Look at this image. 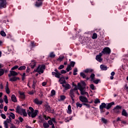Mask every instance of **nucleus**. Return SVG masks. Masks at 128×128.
Instances as JSON below:
<instances>
[{
    "label": "nucleus",
    "instance_id": "nucleus-1",
    "mask_svg": "<svg viewBox=\"0 0 128 128\" xmlns=\"http://www.w3.org/2000/svg\"><path fill=\"white\" fill-rule=\"evenodd\" d=\"M92 72H94V70L91 68H86V70H83V72H81L80 73V76H81V78H86V80H88L90 78L88 77H86V75L85 74H90Z\"/></svg>",
    "mask_w": 128,
    "mask_h": 128
},
{
    "label": "nucleus",
    "instance_id": "nucleus-2",
    "mask_svg": "<svg viewBox=\"0 0 128 128\" xmlns=\"http://www.w3.org/2000/svg\"><path fill=\"white\" fill-rule=\"evenodd\" d=\"M71 35L72 36L73 40H76V38H78L80 40L81 42H82V40H84V38H86V36H84L80 34L79 32H78V33L73 32L71 34Z\"/></svg>",
    "mask_w": 128,
    "mask_h": 128
},
{
    "label": "nucleus",
    "instance_id": "nucleus-3",
    "mask_svg": "<svg viewBox=\"0 0 128 128\" xmlns=\"http://www.w3.org/2000/svg\"><path fill=\"white\" fill-rule=\"evenodd\" d=\"M44 70H46V65H39L36 68V69L34 70V72H38L39 74H40V73L44 74Z\"/></svg>",
    "mask_w": 128,
    "mask_h": 128
},
{
    "label": "nucleus",
    "instance_id": "nucleus-4",
    "mask_svg": "<svg viewBox=\"0 0 128 128\" xmlns=\"http://www.w3.org/2000/svg\"><path fill=\"white\" fill-rule=\"evenodd\" d=\"M102 54H110V53L112 52V50H110V48L106 47L102 51Z\"/></svg>",
    "mask_w": 128,
    "mask_h": 128
},
{
    "label": "nucleus",
    "instance_id": "nucleus-5",
    "mask_svg": "<svg viewBox=\"0 0 128 128\" xmlns=\"http://www.w3.org/2000/svg\"><path fill=\"white\" fill-rule=\"evenodd\" d=\"M44 0H36L34 6L36 8H40L42 6Z\"/></svg>",
    "mask_w": 128,
    "mask_h": 128
},
{
    "label": "nucleus",
    "instance_id": "nucleus-6",
    "mask_svg": "<svg viewBox=\"0 0 128 128\" xmlns=\"http://www.w3.org/2000/svg\"><path fill=\"white\" fill-rule=\"evenodd\" d=\"M6 8V0H0V9Z\"/></svg>",
    "mask_w": 128,
    "mask_h": 128
},
{
    "label": "nucleus",
    "instance_id": "nucleus-7",
    "mask_svg": "<svg viewBox=\"0 0 128 128\" xmlns=\"http://www.w3.org/2000/svg\"><path fill=\"white\" fill-rule=\"evenodd\" d=\"M122 106L117 105L115 108H114L113 110L115 114H120V110H122Z\"/></svg>",
    "mask_w": 128,
    "mask_h": 128
},
{
    "label": "nucleus",
    "instance_id": "nucleus-8",
    "mask_svg": "<svg viewBox=\"0 0 128 128\" xmlns=\"http://www.w3.org/2000/svg\"><path fill=\"white\" fill-rule=\"evenodd\" d=\"M20 110H21V112H22V114L26 112V110L20 108V106H18L16 108V112H17L18 114H20Z\"/></svg>",
    "mask_w": 128,
    "mask_h": 128
},
{
    "label": "nucleus",
    "instance_id": "nucleus-9",
    "mask_svg": "<svg viewBox=\"0 0 128 128\" xmlns=\"http://www.w3.org/2000/svg\"><path fill=\"white\" fill-rule=\"evenodd\" d=\"M79 100L82 102H88V98H86V96H80L79 97Z\"/></svg>",
    "mask_w": 128,
    "mask_h": 128
},
{
    "label": "nucleus",
    "instance_id": "nucleus-10",
    "mask_svg": "<svg viewBox=\"0 0 128 128\" xmlns=\"http://www.w3.org/2000/svg\"><path fill=\"white\" fill-rule=\"evenodd\" d=\"M18 72L12 70L10 71V74H8V76L9 78H10V76H18Z\"/></svg>",
    "mask_w": 128,
    "mask_h": 128
},
{
    "label": "nucleus",
    "instance_id": "nucleus-11",
    "mask_svg": "<svg viewBox=\"0 0 128 128\" xmlns=\"http://www.w3.org/2000/svg\"><path fill=\"white\" fill-rule=\"evenodd\" d=\"M34 102L36 104H37V106L42 104V101L39 100L38 98H36L34 100Z\"/></svg>",
    "mask_w": 128,
    "mask_h": 128
},
{
    "label": "nucleus",
    "instance_id": "nucleus-12",
    "mask_svg": "<svg viewBox=\"0 0 128 128\" xmlns=\"http://www.w3.org/2000/svg\"><path fill=\"white\" fill-rule=\"evenodd\" d=\"M112 106H114V102H112L110 103H108L106 104V109L110 110Z\"/></svg>",
    "mask_w": 128,
    "mask_h": 128
},
{
    "label": "nucleus",
    "instance_id": "nucleus-13",
    "mask_svg": "<svg viewBox=\"0 0 128 128\" xmlns=\"http://www.w3.org/2000/svg\"><path fill=\"white\" fill-rule=\"evenodd\" d=\"M38 110H34V112H32V114H31V117L34 118L38 116Z\"/></svg>",
    "mask_w": 128,
    "mask_h": 128
},
{
    "label": "nucleus",
    "instance_id": "nucleus-14",
    "mask_svg": "<svg viewBox=\"0 0 128 128\" xmlns=\"http://www.w3.org/2000/svg\"><path fill=\"white\" fill-rule=\"evenodd\" d=\"M52 75L54 76L55 78H60V76H62V74L60 72L58 73H56V72H52Z\"/></svg>",
    "mask_w": 128,
    "mask_h": 128
},
{
    "label": "nucleus",
    "instance_id": "nucleus-15",
    "mask_svg": "<svg viewBox=\"0 0 128 128\" xmlns=\"http://www.w3.org/2000/svg\"><path fill=\"white\" fill-rule=\"evenodd\" d=\"M18 80H20V78L14 76L10 78V82H16Z\"/></svg>",
    "mask_w": 128,
    "mask_h": 128
},
{
    "label": "nucleus",
    "instance_id": "nucleus-16",
    "mask_svg": "<svg viewBox=\"0 0 128 128\" xmlns=\"http://www.w3.org/2000/svg\"><path fill=\"white\" fill-rule=\"evenodd\" d=\"M5 90H6V94H10V88H8V82H6V83Z\"/></svg>",
    "mask_w": 128,
    "mask_h": 128
},
{
    "label": "nucleus",
    "instance_id": "nucleus-17",
    "mask_svg": "<svg viewBox=\"0 0 128 128\" xmlns=\"http://www.w3.org/2000/svg\"><path fill=\"white\" fill-rule=\"evenodd\" d=\"M62 86L63 88H65L64 89L65 90H70V85L68 84H62Z\"/></svg>",
    "mask_w": 128,
    "mask_h": 128
},
{
    "label": "nucleus",
    "instance_id": "nucleus-18",
    "mask_svg": "<svg viewBox=\"0 0 128 128\" xmlns=\"http://www.w3.org/2000/svg\"><path fill=\"white\" fill-rule=\"evenodd\" d=\"M46 110V112H49L52 113L54 112H52V108H50V106L48 104H46L45 106Z\"/></svg>",
    "mask_w": 128,
    "mask_h": 128
},
{
    "label": "nucleus",
    "instance_id": "nucleus-19",
    "mask_svg": "<svg viewBox=\"0 0 128 128\" xmlns=\"http://www.w3.org/2000/svg\"><path fill=\"white\" fill-rule=\"evenodd\" d=\"M122 116H126V118H128V112L126 110L123 109L122 112Z\"/></svg>",
    "mask_w": 128,
    "mask_h": 128
},
{
    "label": "nucleus",
    "instance_id": "nucleus-20",
    "mask_svg": "<svg viewBox=\"0 0 128 128\" xmlns=\"http://www.w3.org/2000/svg\"><path fill=\"white\" fill-rule=\"evenodd\" d=\"M69 96L71 98V100H72L74 98H76V96H74V92H72V91L70 92Z\"/></svg>",
    "mask_w": 128,
    "mask_h": 128
},
{
    "label": "nucleus",
    "instance_id": "nucleus-21",
    "mask_svg": "<svg viewBox=\"0 0 128 128\" xmlns=\"http://www.w3.org/2000/svg\"><path fill=\"white\" fill-rule=\"evenodd\" d=\"M101 121L102 122V124H108V120L106 119L105 118H102Z\"/></svg>",
    "mask_w": 128,
    "mask_h": 128
},
{
    "label": "nucleus",
    "instance_id": "nucleus-22",
    "mask_svg": "<svg viewBox=\"0 0 128 128\" xmlns=\"http://www.w3.org/2000/svg\"><path fill=\"white\" fill-rule=\"evenodd\" d=\"M11 100L12 102H16L18 100H16V95L14 94H12L11 96Z\"/></svg>",
    "mask_w": 128,
    "mask_h": 128
},
{
    "label": "nucleus",
    "instance_id": "nucleus-23",
    "mask_svg": "<svg viewBox=\"0 0 128 128\" xmlns=\"http://www.w3.org/2000/svg\"><path fill=\"white\" fill-rule=\"evenodd\" d=\"M66 96H64V95H62L60 96V98L58 99V102H62V101L64 100H66Z\"/></svg>",
    "mask_w": 128,
    "mask_h": 128
},
{
    "label": "nucleus",
    "instance_id": "nucleus-24",
    "mask_svg": "<svg viewBox=\"0 0 128 128\" xmlns=\"http://www.w3.org/2000/svg\"><path fill=\"white\" fill-rule=\"evenodd\" d=\"M20 98H22V100H24V98H26V95L24 94V92H20Z\"/></svg>",
    "mask_w": 128,
    "mask_h": 128
},
{
    "label": "nucleus",
    "instance_id": "nucleus-25",
    "mask_svg": "<svg viewBox=\"0 0 128 128\" xmlns=\"http://www.w3.org/2000/svg\"><path fill=\"white\" fill-rule=\"evenodd\" d=\"M68 111L67 113L68 114H72V106L70 105H68Z\"/></svg>",
    "mask_w": 128,
    "mask_h": 128
},
{
    "label": "nucleus",
    "instance_id": "nucleus-26",
    "mask_svg": "<svg viewBox=\"0 0 128 128\" xmlns=\"http://www.w3.org/2000/svg\"><path fill=\"white\" fill-rule=\"evenodd\" d=\"M100 68L101 70H108V68L103 64L100 66Z\"/></svg>",
    "mask_w": 128,
    "mask_h": 128
},
{
    "label": "nucleus",
    "instance_id": "nucleus-27",
    "mask_svg": "<svg viewBox=\"0 0 128 128\" xmlns=\"http://www.w3.org/2000/svg\"><path fill=\"white\" fill-rule=\"evenodd\" d=\"M36 62L34 61H32V63L30 64V66L31 67V68H34V66H36Z\"/></svg>",
    "mask_w": 128,
    "mask_h": 128
},
{
    "label": "nucleus",
    "instance_id": "nucleus-28",
    "mask_svg": "<svg viewBox=\"0 0 128 128\" xmlns=\"http://www.w3.org/2000/svg\"><path fill=\"white\" fill-rule=\"evenodd\" d=\"M96 58L98 60V62H102V57L98 55L96 56Z\"/></svg>",
    "mask_w": 128,
    "mask_h": 128
},
{
    "label": "nucleus",
    "instance_id": "nucleus-29",
    "mask_svg": "<svg viewBox=\"0 0 128 128\" xmlns=\"http://www.w3.org/2000/svg\"><path fill=\"white\" fill-rule=\"evenodd\" d=\"M7 38H10L12 40H14V36H12V34H8L7 35Z\"/></svg>",
    "mask_w": 128,
    "mask_h": 128
},
{
    "label": "nucleus",
    "instance_id": "nucleus-30",
    "mask_svg": "<svg viewBox=\"0 0 128 128\" xmlns=\"http://www.w3.org/2000/svg\"><path fill=\"white\" fill-rule=\"evenodd\" d=\"M78 90H80L84 88V87H82V84H80V82L78 84Z\"/></svg>",
    "mask_w": 128,
    "mask_h": 128
},
{
    "label": "nucleus",
    "instance_id": "nucleus-31",
    "mask_svg": "<svg viewBox=\"0 0 128 128\" xmlns=\"http://www.w3.org/2000/svg\"><path fill=\"white\" fill-rule=\"evenodd\" d=\"M100 108H106V104L104 102L102 103L100 106Z\"/></svg>",
    "mask_w": 128,
    "mask_h": 128
},
{
    "label": "nucleus",
    "instance_id": "nucleus-32",
    "mask_svg": "<svg viewBox=\"0 0 128 128\" xmlns=\"http://www.w3.org/2000/svg\"><path fill=\"white\" fill-rule=\"evenodd\" d=\"M10 114L8 117L12 118V120H14L16 118V115H14V114L12 112H10Z\"/></svg>",
    "mask_w": 128,
    "mask_h": 128
},
{
    "label": "nucleus",
    "instance_id": "nucleus-33",
    "mask_svg": "<svg viewBox=\"0 0 128 128\" xmlns=\"http://www.w3.org/2000/svg\"><path fill=\"white\" fill-rule=\"evenodd\" d=\"M43 126L44 128H50V125L48 122H46L43 124Z\"/></svg>",
    "mask_w": 128,
    "mask_h": 128
},
{
    "label": "nucleus",
    "instance_id": "nucleus-34",
    "mask_svg": "<svg viewBox=\"0 0 128 128\" xmlns=\"http://www.w3.org/2000/svg\"><path fill=\"white\" fill-rule=\"evenodd\" d=\"M26 68V66H20L19 68H18V70H24Z\"/></svg>",
    "mask_w": 128,
    "mask_h": 128
},
{
    "label": "nucleus",
    "instance_id": "nucleus-35",
    "mask_svg": "<svg viewBox=\"0 0 128 128\" xmlns=\"http://www.w3.org/2000/svg\"><path fill=\"white\" fill-rule=\"evenodd\" d=\"M96 76V75L92 73L90 76V78L91 79V80L92 81L94 80V77Z\"/></svg>",
    "mask_w": 128,
    "mask_h": 128
},
{
    "label": "nucleus",
    "instance_id": "nucleus-36",
    "mask_svg": "<svg viewBox=\"0 0 128 128\" xmlns=\"http://www.w3.org/2000/svg\"><path fill=\"white\" fill-rule=\"evenodd\" d=\"M92 38V40L98 38V34H96V33H94Z\"/></svg>",
    "mask_w": 128,
    "mask_h": 128
},
{
    "label": "nucleus",
    "instance_id": "nucleus-37",
    "mask_svg": "<svg viewBox=\"0 0 128 128\" xmlns=\"http://www.w3.org/2000/svg\"><path fill=\"white\" fill-rule=\"evenodd\" d=\"M20 76H22V80L24 82V80H26V73L25 72H24L22 74H20Z\"/></svg>",
    "mask_w": 128,
    "mask_h": 128
},
{
    "label": "nucleus",
    "instance_id": "nucleus-38",
    "mask_svg": "<svg viewBox=\"0 0 128 128\" xmlns=\"http://www.w3.org/2000/svg\"><path fill=\"white\" fill-rule=\"evenodd\" d=\"M72 70V68L70 65H68L66 68V72H70V70Z\"/></svg>",
    "mask_w": 128,
    "mask_h": 128
},
{
    "label": "nucleus",
    "instance_id": "nucleus-39",
    "mask_svg": "<svg viewBox=\"0 0 128 128\" xmlns=\"http://www.w3.org/2000/svg\"><path fill=\"white\" fill-rule=\"evenodd\" d=\"M56 96V90H52L51 91L50 96Z\"/></svg>",
    "mask_w": 128,
    "mask_h": 128
},
{
    "label": "nucleus",
    "instance_id": "nucleus-40",
    "mask_svg": "<svg viewBox=\"0 0 128 128\" xmlns=\"http://www.w3.org/2000/svg\"><path fill=\"white\" fill-rule=\"evenodd\" d=\"M78 68H76L74 69V72H73V74L74 76H76L78 74Z\"/></svg>",
    "mask_w": 128,
    "mask_h": 128
},
{
    "label": "nucleus",
    "instance_id": "nucleus-41",
    "mask_svg": "<svg viewBox=\"0 0 128 128\" xmlns=\"http://www.w3.org/2000/svg\"><path fill=\"white\" fill-rule=\"evenodd\" d=\"M4 69L0 68V76H4Z\"/></svg>",
    "mask_w": 128,
    "mask_h": 128
},
{
    "label": "nucleus",
    "instance_id": "nucleus-42",
    "mask_svg": "<svg viewBox=\"0 0 128 128\" xmlns=\"http://www.w3.org/2000/svg\"><path fill=\"white\" fill-rule=\"evenodd\" d=\"M4 100L6 104H8V96L6 95L4 96Z\"/></svg>",
    "mask_w": 128,
    "mask_h": 128
},
{
    "label": "nucleus",
    "instance_id": "nucleus-43",
    "mask_svg": "<svg viewBox=\"0 0 128 128\" xmlns=\"http://www.w3.org/2000/svg\"><path fill=\"white\" fill-rule=\"evenodd\" d=\"M64 58V56H62V57L60 56L57 59V60L58 61L60 60V62H62Z\"/></svg>",
    "mask_w": 128,
    "mask_h": 128
},
{
    "label": "nucleus",
    "instance_id": "nucleus-44",
    "mask_svg": "<svg viewBox=\"0 0 128 128\" xmlns=\"http://www.w3.org/2000/svg\"><path fill=\"white\" fill-rule=\"evenodd\" d=\"M50 57L52 58H56V54H54V52H52L50 54Z\"/></svg>",
    "mask_w": 128,
    "mask_h": 128
},
{
    "label": "nucleus",
    "instance_id": "nucleus-45",
    "mask_svg": "<svg viewBox=\"0 0 128 128\" xmlns=\"http://www.w3.org/2000/svg\"><path fill=\"white\" fill-rule=\"evenodd\" d=\"M59 80H58V82H62L63 80H65L66 78H64V76H62V77H60V78H59Z\"/></svg>",
    "mask_w": 128,
    "mask_h": 128
},
{
    "label": "nucleus",
    "instance_id": "nucleus-46",
    "mask_svg": "<svg viewBox=\"0 0 128 128\" xmlns=\"http://www.w3.org/2000/svg\"><path fill=\"white\" fill-rule=\"evenodd\" d=\"M74 64H76V62H74V61H71L70 62V66H72V68H74Z\"/></svg>",
    "mask_w": 128,
    "mask_h": 128
},
{
    "label": "nucleus",
    "instance_id": "nucleus-47",
    "mask_svg": "<svg viewBox=\"0 0 128 128\" xmlns=\"http://www.w3.org/2000/svg\"><path fill=\"white\" fill-rule=\"evenodd\" d=\"M100 99L98 98L95 99L94 101V104H100Z\"/></svg>",
    "mask_w": 128,
    "mask_h": 128
},
{
    "label": "nucleus",
    "instance_id": "nucleus-48",
    "mask_svg": "<svg viewBox=\"0 0 128 128\" xmlns=\"http://www.w3.org/2000/svg\"><path fill=\"white\" fill-rule=\"evenodd\" d=\"M76 106L77 108H82V104H80L78 102L76 103Z\"/></svg>",
    "mask_w": 128,
    "mask_h": 128
},
{
    "label": "nucleus",
    "instance_id": "nucleus-49",
    "mask_svg": "<svg viewBox=\"0 0 128 128\" xmlns=\"http://www.w3.org/2000/svg\"><path fill=\"white\" fill-rule=\"evenodd\" d=\"M8 118H9L8 119L7 118L6 122L8 124H10V122H12V118H10V117H8Z\"/></svg>",
    "mask_w": 128,
    "mask_h": 128
},
{
    "label": "nucleus",
    "instance_id": "nucleus-50",
    "mask_svg": "<svg viewBox=\"0 0 128 128\" xmlns=\"http://www.w3.org/2000/svg\"><path fill=\"white\" fill-rule=\"evenodd\" d=\"M16 68H18V66L16 65L15 66H13L12 68V70H16Z\"/></svg>",
    "mask_w": 128,
    "mask_h": 128
},
{
    "label": "nucleus",
    "instance_id": "nucleus-51",
    "mask_svg": "<svg viewBox=\"0 0 128 128\" xmlns=\"http://www.w3.org/2000/svg\"><path fill=\"white\" fill-rule=\"evenodd\" d=\"M74 90H78V86H77L74 87L73 89H71L70 90V92L72 91V92H74Z\"/></svg>",
    "mask_w": 128,
    "mask_h": 128
},
{
    "label": "nucleus",
    "instance_id": "nucleus-52",
    "mask_svg": "<svg viewBox=\"0 0 128 128\" xmlns=\"http://www.w3.org/2000/svg\"><path fill=\"white\" fill-rule=\"evenodd\" d=\"M8 122L6 121L4 122V128H8Z\"/></svg>",
    "mask_w": 128,
    "mask_h": 128
},
{
    "label": "nucleus",
    "instance_id": "nucleus-53",
    "mask_svg": "<svg viewBox=\"0 0 128 128\" xmlns=\"http://www.w3.org/2000/svg\"><path fill=\"white\" fill-rule=\"evenodd\" d=\"M100 82V79H96V80H94V84H98V82Z\"/></svg>",
    "mask_w": 128,
    "mask_h": 128
},
{
    "label": "nucleus",
    "instance_id": "nucleus-54",
    "mask_svg": "<svg viewBox=\"0 0 128 128\" xmlns=\"http://www.w3.org/2000/svg\"><path fill=\"white\" fill-rule=\"evenodd\" d=\"M84 88L80 90V94H82V96H84V94H86V92L84 91Z\"/></svg>",
    "mask_w": 128,
    "mask_h": 128
},
{
    "label": "nucleus",
    "instance_id": "nucleus-55",
    "mask_svg": "<svg viewBox=\"0 0 128 128\" xmlns=\"http://www.w3.org/2000/svg\"><path fill=\"white\" fill-rule=\"evenodd\" d=\"M48 122L49 126H52V124H54V123L52 122V120H48Z\"/></svg>",
    "mask_w": 128,
    "mask_h": 128
},
{
    "label": "nucleus",
    "instance_id": "nucleus-56",
    "mask_svg": "<svg viewBox=\"0 0 128 128\" xmlns=\"http://www.w3.org/2000/svg\"><path fill=\"white\" fill-rule=\"evenodd\" d=\"M0 116L2 118H4V120H6V114H0Z\"/></svg>",
    "mask_w": 128,
    "mask_h": 128
},
{
    "label": "nucleus",
    "instance_id": "nucleus-57",
    "mask_svg": "<svg viewBox=\"0 0 128 128\" xmlns=\"http://www.w3.org/2000/svg\"><path fill=\"white\" fill-rule=\"evenodd\" d=\"M90 88H92V90H96V88H94V84H91L90 85Z\"/></svg>",
    "mask_w": 128,
    "mask_h": 128
},
{
    "label": "nucleus",
    "instance_id": "nucleus-58",
    "mask_svg": "<svg viewBox=\"0 0 128 128\" xmlns=\"http://www.w3.org/2000/svg\"><path fill=\"white\" fill-rule=\"evenodd\" d=\"M100 112L101 114H102V112H106V110L104 109V108H100Z\"/></svg>",
    "mask_w": 128,
    "mask_h": 128
},
{
    "label": "nucleus",
    "instance_id": "nucleus-59",
    "mask_svg": "<svg viewBox=\"0 0 128 128\" xmlns=\"http://www.w3.org/2000/svg\"><path fill=\"white\" fill-rule=\"evenodd\" d=\"M62 68H64V65H60V66L58 68V70H62Z\"/></svg>",
    "mask_w": 128,
    "mask_h": 128
},
{
    "label": "nucleus",
    "instance_id": "nucleus-60",
    "mask_svg": "<svg viewBox=\"0 0 128 128\" xmlns=\"http://www.w3.org/2000/svg\"><path fill=\"white\" fill-rule=\"evenodd\" d=\"M44 118H45L46 120H48V118H50V117L48 116H46V115H44Z\"/></svg>",
    "mask_w": 128,
    "mask_h": 128
},
{
    "label": "nucleus",
    "instance_id": "nucleus-61",
    "mask_svg": "<svg viewBox=\"0 0 128 128\" xmlns=\"http://www.w3.org/2000/svg\"><path fill=\"white\" fill-rule=\"evenodd\" d=\"M30 46H32V48H34V46H36V44H34V42L32 41L31 42Z\"/></svg>",
    "mask_w": 128,
    "mask_h": 128
},
{
    "label": "nucleus",
    "instance_id": "nucleus-62",
    "mask_svg": "<svg viewBox=\"0 0 128 128\" xmlns=\"http://www.w3.org/2000/svg\"><path fill=\"white\" fill-rule=\"evenodd\" d=\"M30 67L28 66L26 70V72L27 74H28V73H30Z\"/></svg>",
    "mask_w": 128,
    "mask_h": 128
},
{
    "label": "nucleus",
    "instance_id": "nucleus-63",
    "mask_svg": "<svg viewBox=\"0 0 128 128\" xmlns=\"http://www.w3.org/2000/svg\"><path fill=\"white\" fill-rule=\"evenodd\" d=\"M60 74H66V70H61Z\"/></svg>",
    "mask_w": 128,
    "mask_h": 128
},
{
    "label": "nucleus",
    "instance_id": "nucleus-64",
    "mask_svg": "<svg viewBox=\"0 0 128 128\" xmlns=\"http://www.w3.org/2000/svg\"><path fill=\"white\" fill-rule=\"evenodd\" d=\"M32 82H33V84H32L33 86H36V82H36V79H34V80H33Z\"/></svg>",
    "mask_w": 128,
    "mask_h": 128
}]
</instances>
